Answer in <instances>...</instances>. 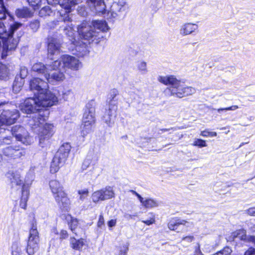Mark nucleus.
Returning a JSON list of instances; mask_svg holds the SVG:
<instances>
[{"instance_id": "1", "label": "nucleus", "mask_w": 255, "mask_h": 255, "mask_svg": "<svg viewBox=\"0 0 255 255\" xmlns=\"http://www.w3.org/2000/svg\"><path fill=\"white\" fill-rule=\"evenodd\" d=\"M157 80L165 85L169 86L164 91V94L167 97L173 96L182 98L191 95L196 92L195 88L186 86L184 82L177 79L174 75L158 76Z\"/></svg>"}, {"instance_id": "2", "label": "nucleus", "mask_w": 255, "mask_h": 255, "mask_svg": "<svg viewBox=\"0 0 255 255\" xmlns=\"http://www.w3.org/2000/svg\"><path fill=\"white\" fill-rule=\"evenodd\" d=\"M30 89L41 104L45 106H52L58 102V98L48 90V83L38 78H32L29 82Z\"/></svg>"}, {"instance_id": "3", "label": "nucleus", "mask_w": 255, "mask_h": 255, "mask_svg": "<svg viewBox=\"0 0 255 255\" xmlns=\"http://www.w3.org/2000/svg\"><path fill=\"white\" fill-rule=\"evenodd\" d=\"M46 118L40 113H36L28 121V125L34 132L37 134L40 144L45 139H48L54 133V126L52 124H44Z\"/></svg>"}, {"instance_id": "4", "label": "nucleus", "mask_w": 255, "mask_h": 255, "mask_svg": "<svg viewBox=\"0 0 255 255\" xmlns=\"http://www.w3.org/2000/svg\"><path fill=\"white\" fill-rule=\"evenodd\" d=\"M49 187L53 197L61 210L68 211L69 209L70 201L63 190V187L57 180L49 182Z\"/></svg>"}, {"instance_id": "5", "label": "nucleus", "mask_w": 255, "mask_h": 255, "mask_svg": "<svg viewBox=\"0 0 255 255\" xmlns=\"http://www.w3.org/2000/svg\"><path fill=\"white\" fill-rule=\"evenodd\" d=\"M71 146L68 143H64L60 146L58 150L54 156L50 166V172L52 173L57 172L60 167L65 163L71 150Z\"/></svg>"}, {"instance_id": "6", "label": "nucleus", "mask_w": 255, "mask_h": 255, "mask_svg": "<svg viewBox=\"0 0 255 255\" xmlns=\"http://www.w3.org/2000/svg\"><path fill=\"white\" fill-rule=\"evenodd\" d=\"M8 105L6 102L0 103V127L2 125L9 126L14 124L19 117L18 111L10 110Z\"/></svg>"}, {"instance_id": "7", "label": "nucleus", "mask_w": 255, "mask_h": 255, "mask_svg": "<svg viewBox=\"0 0 255 255\" xmlns=\"http://www.w3.org/2000/svg\"><path fill=\"white\" fill-rule=\"evenodd\" d=\"M78 32L81 38L88 40L89 43L95 42L97 43L99 40L103 37L100 32L94 30L92 25L86 21L83 22L78 26Z\"/></svg>"}, {"instance_id": "8", "label": "nucleus", "mask_w": 255, "mask_h": 255, "mask_svg": "<svg viewBox=\"0 0 255 255\" xmlns=\"http://www.w3.org/2000/svg\"><path fill=\"white\" fill-rule=\"evenodd\" d=\"M7 17L8 18V20L9 22L8 23V26H9L8 28V30L10 28V23H18L19 24L18 27H17L15 29H14L13 31H11V33L8 35L7 36H5V37H0L2 39H6V40L3 41V47H2V58L6 57L7 55V52L8 51H12L14 50L18 43V38H14L12 37L13 33L15 31L18 29L21 26V23L19 22H14L13 19V17H11L9 14L7 15Z\"/></svg>"}, {"instance_id": "9", "label": "nucleus", "mask_w": 255, "mask_h": 255, "mask_svg": "<svg viewBox=\"0 0 255 255\" xmlns=\"http://www.w3.org/2000/svg\"><path fill=\"white\" fill-rule=\"evenodd\" d=\"M39 242L40 239L37 230V224L34 221L32 223L27 242L26 252L28 255H33L38 250Z\"/></svg>"}, {"instance_id": "10", "label": "nucleus", "mask_w": 255, "mask_h": 255, "mask_svg": "<svg viewBox=\"0 0 255 255\" xmlns=\"http://www.w3.org/2000/svg\"><path fill=\"white\" fill-rule=\"evenodd\" d=\"M53 68L55 67L64 69L68 68L73 70H77L81 67V63L76 57L68 55H64L58 60L53 61Z\"/></svg>"}, {"instance_id": "11", "label": "nucleus", "mask_w": 255, "mask_h": 255, "mask_svg": "<svg viewBox=\"0 0 255 255\" xmlns=\"http://www.w3.org/2000/svg\"><path fill=\"white\" fill-rule=\"evenodd\" d=\"M8 14L4 5L3 0H0V37L7 36L19 25L18 23H10L9 30L7 31L3 21L6 19Z\"/></svg>"}, {"instance_id": "12", "label": "nucleus", "mask_w": 255, "mask_h": 255, "mask_svg": "<svg viewBox=\"0 0 255 255\" xmlns=\"http://www.w3.org/2000/svg\"><path fill=\"white\" fill-rule=\"evenodd\" d=\"M25 149L20 145H12L1 149L2 156L7 159H18L25 156Z\"/></svg>"}, {"instance_id": "13", "label": "nucleus", "mask_w": 255, "mask_h": 255, "mask_svg": "<svg viewBox=\"0 0 255 255\" xmlns=\"http://www.w3.org/2000/svg\"><path fill=\"white\" fill-rule=\"evenodd\" d=\"M43 106L41 104L40 100H38V97L28 98L26 99L23 103L21 104L20 108L23 113L31 114L40 110L41 107H48Z\"/></svg>"}, {"instance_id": "14", "label": "nucleus", "mask_w": 255, "mask_h": 255, "mask_svg": "<svg viewBox=\"0 0 255 255\" xmlns=\"http://www.w3.org/2000/svg\"><path fill=\"white\" fill-rule=\"evenodd\" d=\"M11 131L13 136L24 144L29 145L33 142L32 137L29 135L27 130L20 126L13 127Z\"/></svg>"}, {"instance_id": "15", "label": "nucleus", "mask_w": 255, "mask_h": 255, "mask_svg": "<svg viewBox=\"0 0 255 255\" xmlns=\"http://www.w3.org/2000/svg\"><path fill=\"white\" fill-rule=\"evenodd\" d=\"M52 68H50L49 71L45 75V78L49 83H54L55 82L62 81L65 79V75L62 67L54 69L53 62L52 64Z\"/></svg>"}, {"instance_id": "16", "label": "nucleus", "mask_w": 255, "mask_h": 255, "mask_svg": "<svg viewBox=\"0 0 255 255\" xmlns=\"http://www.w3.org/2000/svg\"><path fill=\"white\" fill-rule=\"evenodd\" d=\"M96 102L94 100L90 101L85 107L82 122L95 124Z\"/></svg>"}, {"instance_id": "17", "label": "nucleus", "mask_w": 255, "mask_h": 255, "mask_svg": "<svg viewBox=\"0 0 255 255\" xmlns=\"http://www.w3.org/2000/svg\"><path fill=\"white\" fill-rule=\"evenodd\" d=\"M118 105H112L108 106L107 109L102 117V121L109 127H112L114 124V120L116 117Z\"/></svg>"}, {"instance_id": "18", "label": "nucleus", "mask_w": 255, "mask_h": 255, "mask_svg": "<svg viewBox=\"0 0 255 255\" xmlns=\"http://www.w3.org/2000/svg\"><path fill=\"white\" fill-rule=\"evenodd\" d=\"M60 44L58 40L53 37L48 38V56L53 60L54 55H58L60 53Z\"/></svg>"}, {"instance_id": "19", "label": "nucleus", "mask_w": 255, "mask_h": 255, "mask_svg": "<svg viewBox=\"0 0 255 255\" xmlns=\"http://www.w3.org/2000/svg\"><path fill=\"white\" fill-rule=\"evenodd\" d=\"M193 225L192 223H190L186 220L179 218L173 219L169 221L168 227L170 230H177L180 226H183L182 232L187 231V228Z\"/></svg>"}, {"instance_id": "20", "label": "nucleus", "mask_w": 255, "mask_h": 255, "mask_svg": "<svg viewBox=\"0 0 255 255\" xmlns=\"http://www.w3.org/2000/svg\"><path fill=\"white\" fill-rule=\"evenodd\" d=\"M198 25L196 23L187 22L183 24L179 29V33L184 36L198 31Z\"/></svg>"}, {"instance_id": "21", "label": "nucleus", "mask_w": 255, "mask_h": 255, "mask_svg": "<svg viewBox=\"0 0 255 255\" xmlns=\"http://www.w3.org/2000/svg\"><path fill=\"white\" fill-rule=\"evenodd\" d=\"M232 236L233 240L236 238H238L241 240H246L248 242L252 243L255 245V236H247L245 231L243 230H239L233 232L232 233Z\"/></svg>"}, {"instance_id": "22", "label": "nucleus", "mask_w": 255, "mask_h": 255, "mask_svg": "<svg viewBox=\"0 0 255 255\" xmlns=\"http://www.w3.org/2000/svg\"><path fill=\"white\" fill-rule=\"evenodd\" d=\"M87 3L91 8H94L97 12L103 13L105 10L106 4L104 0H87Z\"/></svg>"}, {"instance_id": "23", "label": "nucleus", "mask_w": 255, "mask_h": 255, "mask_svg": "<svg viewBox=\"0 0 255 255\" xmlns=\"http://www.w3.org/2000/svg\"><path fill=\"white\" fill-rule=\"evenodd\" d=\"M50 68H52L51 64L45 65L43 63L39 62L34 64L32 67V69L34 72L44 75L45 77V75L50 70Z\"/></svg>"}, {"instance_id": "24", "label": "nucleus", "mask_w": 255, "mask_h": 255, "mask_svg": "<svg viewBox=\"0 0 255 255\" xmlns=\"http://www.w3.org/2000/svg\"><path fill=\"white\" fill-rule=\"evenodd\" d=\"M90 24L92 25L94 30L100 32L102 35H103L102 32H105L108 30V26L105 21L93 20Z\"/></svg>"}, {"instance_id": "25", "label": "nucleus", "mask_w": 255, "mask_h": 255, "mask_svg": "<svg viewBox=\"0 0 255 255\" xmlns=\"http://www.w3.org/2000/svg\"><path fill=\"white\" fill-rule=\"evenodd\" d=\"M71 247L75 250L81 251L85 245V242L83 239H76L75 238H71L70 239Z\"/></svg>"}, {"instance_id": "26", "label": "nucleus", "mask_w": 255, "mask_h": 255, "mask_svg": "<svg viewBox=\"0 0 255 255\" xmlns=\"http://www.w3.org/2000/svg\"><path fill=\"white\" fill-rule=\"evenodd\" d=\"M76 4V0H59L57 4L64 8L66 12H69L71 8Z\"/></svg>"}, {"instance_id": "27", "label": "nucleus", "mask_w": 255, "mask_h": 255, "mask_svg": "<svg viewBox=\"0 0 255 255\" xmlns=\"http://www.w3.org/2000/svg\"><path fill=\"white\" fill-rule=\"evenodd\" d=\"M100 191L102 193V197H103L104 201L115 197V192L113 187L111 186H106L105 188L100 189Z\"/></svg>"}, {"instance_id": "28", "label": "nucleus", "mask_w": 255, "mask_h": 255, "mask_svg": "<svg viewBox=\"0 0 255 255\" xmlns=\"http://www.w3.org/2000/svg\"><path fill=\"white\" fill-rule=\"evenodd\" d=\"M7 177L10 179L12 186L15 185L20 186L22 183L20 175L17 172H9L7 173Z\"/></svg>"}, {"instance_id": "29", "label": "nucleus", "mask_w": 255, "mask_h": 255, "mask_svg": "<svg viewBox=\"0 0 255 255\" xmlns=\"http://www.w3.org/2000/svg\"><path fill=\"white\" fill-rule=\"evenodd\" d=\"M16 15L19 18H27L32 16V12L27 7L17 9L15 11Z\"/></svg>"}, {"instance_id": "30", "label": "nucleus", "mask_w": 255, "mask_h": 255, "mask_svg": "<svg viewBox=\"0 0 255 255\" xmlns=\"http://www.w3.org/2000/svg\"><path fill=\"white\" fill-rule=\"evenodd\" d=\"M94 125L95 124L82 122L81 131V135L84 137L90 133L93 130Z\"/></svg>"}, {"instance_id": "31", "label": "nucleus", "mask_w": 255, "mask_h": 255, "mask_svg": "<svg viewBox=\"0 0 255 255\" xmlns=\"http://www.w3.org/2000/svg\"><path fill=\"white\" fill-rule=\"evenodd\" d=\"M29 197V191L26 188L25 185L22 187V196L20 202V206L21 208L25 209L27 206V201Z\"/></svg>"}, {"instance_id": "32", "label": "nucleus", "mask_w": 255, "mask_h": 255, "mask_svg": "<svg viewBox=\"0 0 255 255\" xmlns=\"http://www.w3.org/2000/svg\"><path fill=\"white\" fill-rule=\"evenodd\" d=\"M119 94L118 90L116 89H113L111 90L108 97L107 102L109 103L108 106H111L112 105H117L118 102L117 99H116L117 96Z\"/></svg>"}, {"instance_id": "33", "label": "nucleus", "mask_w": 255, "mask_h": 255, "mask_svg": "<svg viewBox=\"0 0 255 255\" xmlns=\"http://www.w3.org/2000/svg\"><path fill=\"white\" fill-rule=\"evenodd\" d=\"M24 82V80L22 78H19L18 75L15 77L13 84V91L15 93H18L21 90Z\"/></svg>"}, {"instance_id": "34", "label": "nucleus", "mask_w": 255, "mask_h": 255, "mask_svg": "<svg viewBox=\"0 0 255 255\" xmlns=\"http://www.w3.org/2000/svg\"><path fill=\"white\" fill-rule=\"evenodd\" d=\"M9 72L8 68L0 62V79L7 80L9 78Z\"/></svg>"}, {"instance_id": "35", "label": "nucleus", "mask_w": 255, "mask_h": 255, "mask_svg": "<svg viewBox=\"0 0 255 255\" xmlns=\"http://www.w3.org/2000/svg\"><path fill=\"white\" fill-rule=\"evenodd\" d=\"M66 220L67 221L70 220V222H68L69 228L73 233L77 235L76 229L78 224V221L77 219L73 218L71 215H68L66 217Z\"/></svg>"}, {"instance_id": "36", "label": "nucleus", "mask_w": 255, "mask_h": 255, "mask_svg": "<svg viewBox=\"0 0 255 255\" xmlns=\"http://www.w3.org/2000/svg\"><path fill=\"white\" fill-rule=\"evenodd\" d=\"M142 206L146 208H151L158 206V203L156 200L148 198L145 200L143 199L141 202Z\"/></svg>"}, {"instance_id": "37", "label": "nucleus", "mask_w": 255, "mask_h": 255, "mask_svg": "<svg viewBox=\"0 0 255 255\" xmlns=\"http://www.w3.org/2000/svg\"><path fill=\"white\" fill-rule=\"evenodd\" d=\"M136 67L137 70L141 74H145L148 72L147 63L145 61H138L136 64Z\"/></svg>"}, {"instance_id": "38", "label": "nucleus", "mask_w": 255, "mask_h": 255, "mask_svg": "<svg viewBox=\"0 0 255 255\" xmlns=\"http://www.w3.org/2000/svg\"><path fill=\"white\" fill-rule=\"evenodd\" d=\"M64 33L69 37V40L71 41L72 43H74L75 39V31L72 26L68 25L65 27L64 29Z\"/></svg>"}, {"instance_id": "39", "label": "nucleus", "mask_w": 255, "mask_h": 255, "mask_svg": "<svg viewBox=\"0 0 255 255\" xmlns=\"http://www.w3.org/2000/svg\"><path fill=\"white\" fill-rule=\"evenodd\" d=\"M53 11L49 6H45L39 10V15L40 17L50 16L53 14Z\"/></svg>"}, {"instance_id": "40", "label": "nucleus", "mask_w": 255, "mask_h": 255, "mask_svg": "<svg viewBox=\"0 0 255 255\" xmlns=\"http://www.w3.org/2000/svg\"><path fill=\"white\" fill-rule=\"evenodd\" d=\"M92 201L95 203H98L100 201H104L102 193H101L100 190L94 192L91 195Z\"/></svg>"}, {"instance_id": "41", "label": "nucleus", "mask_w": 255, "mask_h": 255, "mask_svg": "<svg viewBox=\"0 0 255 255\" xmlns=\"http://www.w3.org/2000/svg\"><path fill=\"white\" fill-rule=\"evenodd\" d=\"M76 50L78 52V55L79 56H84L88 53V49L85 44L82 45H76Z\"/></svg>"}, {"instance_id": "42", "label": "nucleus", "mask_w": 255, "mask_h": 255, "mask_svg": "<svg viewBox=\"0 0 255 255\" xmlns=\"http://www.w3.org/2000/svg\"><path fill=\"white\" fill-rule=\"evenodd\" d=\"M59 93L60 96H62V98L64 101H67L72 95V92L70 89H63Z\"/></svg>"}, {"instance_id": "43", "label": "nucleus", "mask_w": 255, "mask_h": 255, "mask_svg": "<svg viewBox=\"0 0 255 255\" xmlns=\"http://www.w3.org/2000/svg\"><path fill=\"white\" fill-rule=\"evenodd\" d=\"M122 8H123L122 5H119L117 2L113 3V4L111 5V11H112V12H111L112 15L114 17H115L116 16H117V14L115 11H120L122 10Z\"/></svg>"}, {"instance_id": "44", "label": "nucleus", "mask_w": 255, "mask_h": 255, "mask_svg": "<svg viewBox=\"0 0 255 255\" xmlns=\"http://www.w3.org/2000/svg\"><path fill=\"white\" fill-rule=\"evenodd\" d=\"M22 246V244L20 242H15L12 245V251L21 253Z\"/></svg>"}, {"instance_id": "45", "label": "nucleus", "mask_w": 255, "mask_h": 255, "mask_svg": "<svg viewBox=\"0 0 255 255\" xmlns=\"http://www.w3.org/2000/svg\"><path fill=\"white\" fill-rule=\"evenodd\" d=\"M148 219L146 220H142L141 222L145 224L146 225H150L155 222V216L152 213L148 214Z\"/></svg>"}, {"instance_id": "46", "label": "nucleus", "mask_w": 255, "mask_h": 255, "mask_svg": "<svg viewBox=\"0 0 255 255\" xmlns=\"http://www.w3.org/2000/svg\"><path fill=\"white\" fill-rule=\"evenodd\" d=\"M78 194L80 195L79 199L81 201L84 200L88 196L89 191L88 189L79 190Z\"/></svg>"}, {"instance_id": "47", "label": "nucleus", "mask_w": 255, "mask_h": 255, "mask_svg": "<svg viewBox=\"0 0 255 255\" xmlns=\"http://www.w3.org/2000/svg\"><path fill=\"white\" fill-rule=\"evenodd\" d=\"M39 25V21L38 20L31 21L29 24L30 28L33 32H36L38 30Z\"/></svg>"}, {"instance_id": "48", "label": "nucleus", "mask_w": 255, "mask_h": 255, "mask_svg": "<svg viewBox=\"0 0 255 255\" xmlns=\"http://www.w3.org/2000/svg\"><path fill=\"white\" fill-rule=\"evenodd\" d=\"M232 252L231 248L229 247H225L223 250L217 253V255H230Z\"/></svg>"}, {"instance_id": "49", "label": "nucleus", "mask_w": 255, "mask_h": 255, "mask_svg": "<svg viewBox=\"0 0 255 255\" xmlns=\"http://www.w3.org/2000/svg\"><path fill=\"white\" fill-rule=\"evenodd\" d=\"M27 69L24 66H21L20 69L19 76L18 75V77L24 80V79L27 76Z\"/></svg>"}, {"instance_id": "50", "label": "nucleus", "mask_w": 255, "mask_h": 255, "mask_svg": "<svg viewBox=\"0 0 255 255\" xmlns=\"http://www.w3.org/2000/svg\"><path fill=\"white\" fill-rule=\"evenodd\" d=\"M193 145L199 147H203L207 146L205 140L201 139H195Z\"/></svg>"}, {"instance_id": "51", "label": "nucleus", "mask_w": 255, "mask_h": 255, "mask_svg": "<svg viewBox=\"0 0 255 255\" xmlns=\"http://www.w3.org/2000/svg\"><path fill=\"white\" fill-rule=\"evenodd\" d=\"M11 137H0V145L9 144L11 142Z\"/></svg>"}, {"instance_id": "52", "label": "nucleus", "mask_w": 255, "mask_h": 255, "mask_svg": "<svg viewBox=\"0 0 255 255\" xmlns=\"http://www.w3.org/2000/svg\"><path fill=\"white\" fill-rule=\"evenodd\" d=\"M201 135L204 137H213L216 136L217 135V133L216 132L209 131L208 130H205L204 131H201Z\"/></svg>"}, {"instance_id": "53", "label": "nucleus", "mask_w": 255, "mask_h": 255, "mask_svg": "<svg viewBox=\"0 0 255 255\" xmlns=\"http://www.w3.org/2000/svg\"><path fill=\"white\" fill-rule=\"evenodd\" d=\"M58 12H59L60 15L62 17H63V20L64 22L71 21V18L69 17V14H68L67 13H67L66 12V11H64L63 10H61V11H58Z\"/></svg>"}, {"instance_id": "54", "label": "nucleus", "mask_w": 255, "mask_h": 255, "mask_svg": "<svg viewBox=\"0 0 255 255\" xmlns=\"http://www.w3.org/2000/svg\"><path fill=\"white\" fill-rule=\"evenodd\" d=\"M239 107L236 105H234L230 107L225 108H220L217 110V111L219 113H220L221 111H235L236 109H238Z\"/></svg>"}, {"instance_id": "55", "label": "nucleus", "mask_w": 255, "mask_h": 255, "mask_svg": "<svg viewBox=\"0 0 255 255\" xmlns=\"http://www.w3.org/2000/svg\"><path fill=\"white\" fill-rule=\"evenodd\" d=\"M244 255H255V248L253 247L249 248L245 252Z\"/></svg>"}, {"instance_id": "56", "label": "nucleus", "mask_w": 255, "mask_h": 255, "mask_svg": "<svg viewBox=\"0 0 255 255\" xmlns=\"http://www.w3.org/2000/svg\"><path fill=\"white\" fill-rule=\"evenodd\" d=\"M27 1L32 7L37 6L40 2V0H27Z\"/></svg>"}, {"instance_id": "57", "label": "nucleus", "mask_w": 255, "mask_h": 255, "mask_svg": "<svg viewBox=\"0 0 255 255\" xmlns=\"http://www.w3.org/2000/svg\"><path fill=\"white\" fill-rule=\"evenodd\" d=\"M193 255H204L200 250L199 244H197V246L195 247Z\"/></svg>"}, {"instance_id": "58", "label": "nucleus", "mask_w": 255, "mask_h": 255, "mask_svg": "<svg viewBox=\"0 0 255 255\" xmlns=\"http://www.w3.org/2000/svg\"><path fill=\"white\" fill-rule=\"evenodd\" d=\"M245 212L249 215L255 216V207L250 208L248 210H245Z\"/></svg>"}, {"instance_id": "59", "label": "nucleus", "mask_w": 255, "mask_h": 255, "mask_svg": "<svg viewBox=\"0 0 255 255\" xmlns=\"http://www.w3.org/2000/svg\"><path fill=\"white\" fill-rule=\"evenodd\" d=\"M194 240V237L193 236H188L183 237L182 239V241H185L188 243H191Z\"/></svg>"}, {"instance_id": "60", "label": "nucleus", "mask_w": 255, "mask_h": 255, "mask_svg": "<svg viewBox=\"0 0 255 255\" xmlns=\"http://www.w3.org/2000/svg\"><path fill=\"white\" fill-rule=\"evenodd\" d=\"M90 164V159L87 158L84 161L83 164L82 165V168L83 169V170H86L89 167Z\"/></svg>"}, {"instance_id": "61", "label": "nucleus", "mask_w": 255, "mask_h": 255, "mask_svg": "<svg viewBox=\"0 0 255 255\" xmlns=\"http://www.w3.org/2000/svg\"><path fill=\"white\" fill-rule=\"evenodd\" d=\"M104 218L102 215H100L99 218V221L97 223V226L99 228H102V227L104 225Z\"/></svg>"}, {"instance_id": "62", "label": "nucleus", "mask_w": 255, "mask_h": 255, "mask_svg": "<svg viewBox=\"0 0 255 255\" xmlns=\"http://www.w3.org/2000/svg\"><path fill=\"white\" fill-rule=\"evenodd\" d=\"M68 236L67 232L66 230H62L60 233V239L61 240L66 239Z\"/></svg>"}, {"instance_id": "63", "label": "nucleus", "mask_w": 255, "mask_h": 255, "mask_svg": "<svg viewBox=\"0 0 255 255\" xmlns=\"http://www.w3.org/2000/svg\"><path fill=\"white\" fill-rule=\"evenodd\" d=\"M248 226L251 231H255V220L249 222L248 223Z\"/></svg>"}, {"instance_id": "64", "label": "nucleus", "mask_w": 255, "mask_h": 255, "mask_svg": "<svg viewBox=\"0 0 255 255\" xmlns=\"http://www.w3.org/2000/svg\"><path fill=\"white\" fill-rule=\"evenodd\" d=\"M136 216V215H130L128 213H125L124 215V218L127 220L132 219H133V218L134 217H135Z\"/></svg>"}]
</instances>
